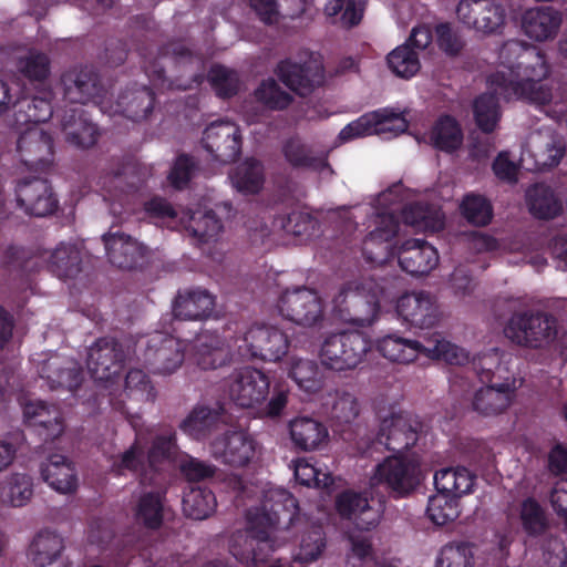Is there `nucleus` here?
Returning a JSON list of instances; mask_svg holds the SVG:
<instances>
[{
    "mask_svg": "<svg viewBox=\"0 0 567 567\" xmlns=\"http://www.w3.org/2000/svg\"><path fill=\"white\" fill-rule=\"evenodd\" d=\"M498 60L501 69L487 79L494 92L482 93L473 102L474 121L485 134L495 131L502 116L497 95L537 105L549 104L553 99L551 89L543 82L549 74V64L537 47L508 40L501 47Z\"/></svg>",
    "mask_w": 567,
    "mask_h": 567,
    "instance_id": "nucleus-1",
    "label": "nucleus"
},
{
    "mask_svg": "<svg viewBox=\"0 0 567 567\" xmlns=\"http://www.w3.org/2000/svg\"><path fill=\"white\" fill-rule=\"evenodd\" d=\"M377 349L384 358L399 363H411L421 354L452 365L465 364L470 359L463 348L445 340L439 333L425 338L424 342L406 339L396 333L386 334L378 340Z\"/></svg>",
    "mask_w": 567,
    "mask_h": 567,
    "instance_id": "nucleus-2",
    "label": "nucleus"
},
{
    "mask_svg": "<svg viewBox=\"0 0 567 567\" xmlns=\"http://www.w3.org/2000/svg\"><path fill=\"white\" fill-rule=\"evenodd\" d=\"M384 298V287L373 278L350 281L334 296L333 313L346 323L370 326L377 319Z\"/></svg>",
    "mask_w": 567,
    "mask_h": 567,
    "instance_id": "nucleus-3",
    "label": "nucleus"
},
{
    "mask_svg": "<svg viewBox=\"0 0 567 567\" xmlns=\"http://www.w3.org/2000/svg\"><path fill=\"white\" fill-rule=\"evenodd\" d=\"M558 329L559 322L555 315L539 309H525L512 313L504 333L517 346L544 349L557 339Z\"/></svg>",
    "mask_w": 567,
    "mask_h": 567,
    "instance_id": "nucleus-4",
    "label": "nucleus"
},
{
    "mask_svg": "<svg viewBox=\"0 0 567 567\" xmlns=\"http://www.w3.org/2000/svg\"><path fill=\"white\" fill-rule=\"evenodd\" d=\"M368 337L358 330L329 334L319 351L321 364L331 371L344 372L355 369L370 350Z\"/></svg>",
    "mask_w": 567,
    "mask_h": 567,
    "instance_id": "nucleus-5",
    "label": "nucleus"
},
{
    "mask_svg": "<svg viewBox=\"0 0 567 567\" xmlns=\"http://www.w3.org/2000/svg\"><path fill=\"white\" fill-rule=\"evenodd\" d=\"M372 481L392 498H404L420 485V467L406 456L391 455L377 465Z\"/></svg>",
    "mask_w": 567,
    "mask_h": 567,
    "instance_id": "nucleus-6",
    "label": "nucleus"
},
{
    "mask_svg": "<svg viewBox=\"0 0 567 567\" xmlns=\"http://www.w3.org/2000/svg\"><path fill=\"white\" fill-rule=\"evenodd\" d=\"M334 508L342 519L350 520L358 529L371 530L379 525L385 502L368 498L365 493L344 489L336 496Z\"/></svg>",
    "mask_w": 567,
    "mask_h": 567,
    "instance_id": "nucleus-7",
    "label": "nucleus"
},
{
    "mask_svg": "<svg viewBox=\"0 0 567 567\" xmlns=\"http://www.w3.org/2000/svg\"><path fill=\"white\" fill-rule=\"evenodd\" d=\"M280 315L302 327H315L323 320V303L316 290L296 287L285 290L277 303Z\"/></svg>",
    "mask_w": 567,
    "mask_h": 567,
    "instance_id": "nucleus-8",
    "label": "nucleus"
},
{
    "mask_svg": "<svg viewBox=\"0 0 567 567\" xmlns=\"http://www.w3.org/2000/svg\"><path fill=\"white\" fill-rule=\"evenodd\" d=\"M275 74L285 86L300 96L311 94L324 82V68L312 53L299 62L291 58L280 60L275 68Z\"/></svg>",
    "mask_w": 567,
    "mask_h": 567,
    "instance_id": "nucleus-9",
    "label": "nucleus"
},
{
    "mask_svg": "<svg viewBox=\"0 0 567 567\" xmlns=\"http://www.w3.org/2000/svg\"><path fill=\"white\" fill-rule=\"evenodd\" d=\"M288 336L274 326H252L244 336L239 346L240 355L247 359H259L276 362L287 354Z\"/></svg>",
    "mask_w": 567,
    "mask_h": 567,
    "instance_id": "nucleus-10",
    "label": "nucleus"
},
{
    "mask_svg": "<svg viewBox=\"0 0 567 567\" xmlns=\"http://www.w3.org/2000/svg\"><path fill=\"white\" fill-rule=\"evenodd\" d=\"M279 546L269 530L250 527L231 536L229 551L244 565H258L268 561Z\"/></svg>",
    "mask_w": 567,
    "mask_h": 567,
    "instance_id": "nucleus-11",
    "label": "nucleus"
},
{
    "mask_svg": "<svg viewBox=\"0 0 567 567\" xmlns=\"http://www.w3.org/2000/svg\"><path fill=\"white\" fill-rule=\"evenodd\" d=\"M456 14L464 25L483 34L501 33L506 20L504 6L493 0H461Z\"/></svg>",
    "mask_w": 567,
    "mask_h": 567,
    "instance_id": "nucleus-12",
    "label": "nucleus"
},
{
    "mask_svg": "<svg viewBox=\"0 0 567 567\" xmlns=\"http://www.w3.org/2000/svg\"><path fill=\"white\" fill-rule=\"evenodd\" d=\"M125 352L114 338L103 337L89 349L86 365L91 377L99 382H111L121 375Z\"/></svg>",
    "mask_w": 567,
    "mask_h": 567,
    "instance_id": "nucleus-13",
    "label": "nucleus"
},
{
    "mask_svg": "<svg viewBox=\"0 0 567 567\" xmlns=\"http://www.w3.org/2000/svg\"><path fill=\"white\" fill-rule=\"evenodd\" d=\"M270 389V381L261 370L244 367L235 370L228 380L230 400L240 408H254L262 403Z\"/></svg>",
    "mask_w": 567,
    "mask_h": 567,
    "instance_id": "nucleus-14",
    "label": "nucleus"
},
{
    "mask_svg": "<svg viewBox=\"0 0 567 567\" xmlns=\"http://www.w3.org/2000/svg\"><path fill=\"white\" fill-rule=\"evenodd\" d=\"M203 147L220 164L237 161L241 154V133L239 127L228 121L209 124L202 137Z\"/></svg>",
    "mask_w": 567,
    "mask_h": 567,
    "instance_id": "nucleus-15",
    "label": "nucleus"
},
{
    "mask_svg": "<svg viewBox=\"0 0 567 567\" xmlns=\"http://www.w3.org/2000/svg\"><path fill=\"white\" fill-rule=\"evenodd\" d=\"M395 311L402 322L419 329L434 327L441 315L435 296L424 290L403 293L396 300Z\"/></svg>",
    "mask_w": 567,
    "mask_h": 567,
    "instance_id": "nucleus-16",
    "label": "nucleus"
},
{
    "mask_svg": "<svg viewBox=\"0 0 567 567\" xmlns=\"http://www.w3.org/2000/svg\"><path fill=\"white\" fill-rule=\"evenodd\" d=\"M145 362L154 374H172L184 361V347L178 338L155 332L147 340Z\"/></svg>",
    "mask_w": 567,
    "mask_h": 567,
    "instance_id": "nucleus-17",
    "label": "nucleus"
},
{
    "mask_svg": "<svg viewBox=\"0 0 567 567\" xmlns=\"http://www.w3.org/2000/svg\"><path fill=\"white\" fill-rule=\"evenodd\" d=\"M18 206L27 215L45 217L54 214L59 200L48 179L32 177L19 181L16 187Z\"/></svg>",
    "mask_w": 567,
    "mask_h": 567,
    "instance_id": "nucleus-18",
    "label": "nucleus"
},
{
    "mask_svg": "<svg viewBox=\"0 0 567 567\" xmlns=\"http://www.w3.org/2000/svg\"><path fill=\"white\" fill-rule=\"evenodd\" d=\"M64 99L73 104L96 103L104 92L97 70L93 66H74L61 75Z\"/></svg>",
    "mask_w": 567,
    "mask_h": 567,
    "instance_id": "nucleus-19",
    "label": "nucleus"
},
{
    "mask_svg": "<svg viewBox=\"0 0 567 567\" xmlns=\"http://www.w3.org/2000/svg\"><path fill=\"white\" fill-rule=\"evenodd\" d=\"M421 424L408 413H391L380 422L377 442L388 451L402 453L412 449L419 440Z\"/></svg>",
    "mask_w": 567,
    "mask_h": 567,
    "instance_id": "nucleus-20",
    "label": "nucleus"
},
{
    "mask_svg": "<svg viewBox=\"0 0 567 567\" xmlns=\"http://www.w3.org/2000/svg\"><path fill=\"white\" fill-rule=\"evenodd\" d=\"M17 151L25 167L45 171L54 159L53 137L38 126L28 127L18 138Z\"/></svg>",
    "mask_w": 567,
    "mask_h": 567,
    "instance_id": "nucleus-21",
    "label": "nucleus"
},
{
    "mask_svg": "<svg viewBox=\"0 0 567 567\" xmlns=\"http://www.w3.org/2000/svg\"><path fill=\"white\" fill-rule=\"evenodd\" d=\"M408 123L403 116L389 109H379L365 113L355 121L347 124L339 133L341 142H349L357 137H362L378 131H400L404 132Z\"/></svg>",
    "mask_w": 567,
    "mask_h": 567,
    "instance_id": "nucleus-22",
    "label": "nucleus"
},
{
    "mask_svg": "<svg viewBox=\"0 0 567 567\" xmlns=\"http://www.w3.org/2000/svg\"><path fill=\"white\" fill-rule=\"evenodd\" d=\"M24 423L44 442H52L64 432L62 412L43 401H30L23 405Z\"/></svg>",
    "mask_w": 567,
    "mask_h": 567,
    "instance_id": "nucleus-23",
    "label": "nucleus"
},
{
    "mask_svg": "<svg viewBox=\"0 0 567 567\" xmlns=\"http://www.w3.org/2000/svg\"><path fill=\"white\" fill-rule=\"evenodd\" d=\"M216 460L233 467H244L250 463L256 453L255 440L244 431H233L217 439L212 444Z\"/></svg>",
    "mask_w": 567,
    "mask_h": 567,
    "instance_id": "nucleus-24",
    "label": "nucleus"
},
{
    "mask_svg": "<svg viewBox=\"0 0 567 567\" xmlns=\"http://www.w3.org/2000/svg\"><path fill=\"white\" fill-rule=\"evenodd\" d=\"M109 261L120 269H134L145 256L146 247L130 235L110 229L102 236Z\"/></svg>",
    "mask_w": 567,
    "mask_h": 567,
    "instance_id": "nucleus-25",
    "label": "nucleus"
},
{
    "mask_svg": "<svg viewBox=\"0 0 567 567\" xmlns=\"http://www.w3.org/2000/svg\"><path fill=\"white\" fill-rule=\"evenodd\" d=\"M398 258L402 270L413 277L429 275L440 260L436 248L417 238L405 240L400 247Z\"/></svg>",
    "mask_w": 567,
    "mask_h": 567,
    "instance_id": "nucleus-26",
    "label": "nucleus"
},
{
    "mask_svg": "<svg viewBox=\"0 0 567 567\" xmlns=\"http://www.w3.org/2000/svg\"><path fill=\"white\" fill-rule=\"evenodd\" d=\"M65 141L79 148L93 147L100 137L99 126L82 106L68 109L61 121Z\"/></svg>",
    "mask_w": 567,
    "mask_h": 567,
    "instance_id": "nucleus-27",
    "label": "nucleus"
},
{
    "mask_svg": "<svg viewBox=\"0 0 567 567\" xmlns=\"http://www.w3.org/2000/svg\"><path fill=\"white\" fill-rule=\"evenodd\" d=\"M40 377L47 380L51 390L75 392L83 381V370L71 359L53 355L42 363Z\"/></svg>",
    "mask_w": 567,
    "mask_h": 567,
    "instance_id": "nucleus-28",
    "label": "nucleus"
},
{
    "mask_svg": "<svg viewBox=\"0 0 567 567\" xmlns=\"http://www.w3.org/2000/svg\"><path fill=\"white\" fill-rule=\"evenodd\" d=\"M215 309V297L202 288L178 291L173 303V315L181 320H204Z\"/></svg>",
    "mask_w": 567,
    "mask_h": 567,
    "instance_id": "nucleus-29",
    "label": "nucleus"
},
{
    "mask_svg": "<svg viewBox=\"0 0 567 567\" xmlns=\"http://www.w3.org/2000/svg\"><path fill=\"white\" fill-rule=\"evenodd\" d=\"M111 473L125 476L127 473L136 476L142 485H157L159 480L147 466V456L137 440L122 454L113 457Z\"/></svg>",
    "mask_w": 567,
    "mask_h": 567,
    "instance_id": "nucleus-30",
    "label": "nucleus"
},
{
    "mask_svg": "<svg viewBox=\"0 0 567 567\" xmlns=\"http://www.w3.org/2000/svg\"><path fill=\"white\" fill-rule=\"evenodd\" d=\"M155 105V93L147 85L126 87L117 97L116 113L124 117L140 122L152 113Z\"/></svg>",
    "mask_w": 567,
    "mask_h": 567,
    "instance_id": "nucleus-31",
    "label": "nucleus"
},
{
    "mask_svg": "<svg viewBox=\"0 0 567 567\" xmlns=\"http://www.w3.org/2000/svg\"><path fill=\"white\" fill-rule=\"evenodd\" d=\"M45 483L61 494L73 493L78 487L74 464L64 455L52 454L40 467Z\"/></svg>",
    "mask_w": 567,
    "mask_h": 567,
    "instance_id": "nucleus-32",
    "label": "nucleus"
},
{
    "mask_svg": "<svg viewBox=\"0 0 567 567\" xmlns=\"http://www.w3.org/2000/svg\"><path fill=\"white\" fill-rule=\"evenodd\" d=\"M264 508L270 526L276 529L288 528L299 513L297 498L285 488L269 491L265 495Z\"/></svg>",
    "mask_w": 567,
    "mask_h": 567,
    "instance_id": "nucleus-33",
    "label": "nucleus"
},
{
    "mask_svg": "<svg viewBox=\"0 0 567 567\" xmlns=\"http://www.w3.org/2000/svg\"><path fill=\"white\" fill-rule=\"evenodd\" d=\"M225 413L221 406L210 409L205 405L195 406L182 421L179 429L196 441H204L225 423Z\"/></svg>",
    "mask_w": 567,
    "mask_h": 567,
    "instance_id": "nucleus-34",
    "label": "nucleus"
},
{
    "mask_svg": "<svg viewBox=\"0 0 567 567\" xmlns=\"http://www.w3.org/2000/svg\"><path fill=\"white\" fill-rule=\"evenodd\" d=\"M289 433L293 446L305 452L319 449L329 437L324 424L308 416L296 417L290 421Z\"/></svg>",
    "mask_w": 567,
    "mask_h": 567,
    "instance_id": "nucleus-35",
    "label": "nucleus"
},
{
    "mask_svg": "<svg viewBox=\"0 0 567 567\" xmlns=\"http://www.w3.org/2000/svg\"><path fill=\"white\" fill-rule=\"evenodd\" d=\"M560 24V13L550 7L528 10L523 17V29L526 35L536 41L554 38Z\"/></svg>",
    "mask_w": 567,
    "mask_h": 567,
    "instance_id": "nucleus-36",
    "label": "nucleus"
},
{
    "mask_svg": "<svg viewBox=\"0 0 567 567\" xmlns=\"http://www.w3.org/2000/svg\"><path fill=\"white\" fill-rule=\"evenodd\" d=\"M509 383L486 384L477 390L473 398V409L482 415L491 416L503 413L511 404Z\"/></svg>",
    "mask_w": 567,
    "mask_h": 567,
    "instance_id": "nucleus-37",
    "label": "nucleus"
},
{
    "mask_svg": "<svg viewBox=\"0 0 567 567\" xmlns=\"http://www.w3.org/2000/svg\"><path fill=\"white\" fill-rule=\"evenodd\" d=\"M64 549L63 538L53 529L39 530L29 545V557L38 567L55 561Z\"/></svg>",
    "mask_w": 567,
    "mask_h": 567,
    "instance_id": "nucleus-38",
    "label": "nucleus"
},
{
    "mask_svg": "<svg viewBox=\"0 0 567 567\" xmlns=\"http://www.w3.org/2000/svg\"><path fill=\"white\" fill-rule=\"evenodd\" d=\"M530 214L537 219H553L563 212V204L555 192L545 184H535L526 192Z\"/></svg>",
    "mask_w": 567,
    "mask_h": 567,
    "instance_id": "nucleus-39",
    "label": "nucleus"
},
{
    "mask_svg": "<svg viewBox=\"0 0 567 567\" xmlns=\"http://www.w3.org/2000/svg\"><path fill=\"white\" fill-rule=\"evenodd\" d=\"M81 251L75 245L61 243L50 254L48 269L60 279H72L81 272Z\"/></svg>",
    "mask_w": 567,
    "mask_h": 567,
    "instance_id": "nucleus-40",
    "label": "nucleus"
},
{
    "mask_svg": "<svg viewBox=\"0 0 567 567\" xmlns=\"http://www.w3.org/2000/svg\"><path fill=\"white\" fill-rule=\"evenodd\" d=\"M535 169L547 171L557 166L566 153L565 143L555 136H538L529 143L528 150Z\"/></svg>",
    "mask_w": 567,
    "mask_h": 567,
    "instance_id": "nucleus-41",
    "label": "nucleus"
},
{
    "mask_svg": "<svg viewBox=\"0 0 567 567\" xmlns=\"http://www.w3.org/2000/svg\"><path fill=\"white\" fill-rule=\"evenodd\" d=\"M195 349L197 365L203 370H215L229 362V350L217 336H198Z\"/></svg>",
    "mask_w": 567,
    "mask_h": 567,
    "instance_id": "nucleus-42",
    "label": "nucleus"
},
{
    "mask_svg": "<svg viewBox=\"0 0 567 567\" xmlns=\"http://www.w3.org/2000/svg\"><path fill=\"white\" fill-rule=\"evenodd\" d=\"M430 138L436 150L451 154L462 146L463 131L455 117L444 114L436 120Z\"/></svg>",
    "mask_w": 567,
    "mask_h": 567,
    "instance_id": "nucleus-43",
    "label": "nucleus"
},
{
    "mask_svg": "<svg viewBox=\"0 0 567 567\" xmlns=\"http://www.w3.org/2000/svg\"><path fill=\"white\" fill-rule=\"evenodd\" d=\"M282 153L286 161L296 168L305 167L321 172L329 167L327 156L313 155L311 147L299 137L287 140L282 146Z\"/></svg>",
    "mask_w": 567,
    "mask_h": 567,
    "instance_id": "nucleus-44",
    "label": "nucleus"
},
{
    "mask_svg": "<svg viewBox=\"0 0 567 567\" xmlns=\"http://www.w3.org/2000/svg\"><path fill=\"white\" fill-rule=\"evenodd\" d=\"M164 494L159 492L143 493L135 507V519L147 529H159L164 520Z\"/></svg>",
    "mask_w": 567,
    "mask_h": 567,
    "instance_id": "nucleus-45",
    "label": "nucleus"
},
{
    "mask_svg": "<svg viewBox=\"0 0 567 567\" xmlns=\"http://www.w3.org/2000/svg\"><path fill=\"white\" fill-rule=\"evenodd\" d=\"M288 374L307 393H317L324 385L322 372L315 360L292 359Z\"/></svg>",
    "mask_w": 567,
    "mask_h": 567,
    "instance_id": "nucleus-46",
    "label": "nucleus"
},
{
    "mask_svg": "<svg viewBox=\"0 0 567 567\" xmlns=\"http://www.w3.org/2000/svg\"><path fill=\"white\" fill-rule=\"evenodd\" d=\"M53 115L51 101L42 96L22 97L14 103V117L20 124H39Z\"/></svg>",
    "mask_w": 567,
    "mask_h": 567,
    "instance_id": "nucleus-47",
    "label": "nucleus"
},
{
    "mask_svg": "<svg viewBox=\"0 0 567 567\" xmlns=\"http://www.w3.org/2000/svg\"><path fill=\"white\" fill-rule=\"evenodd\" d=\"M234 186L244 194H257L264 186V165L256 158H246L231 175Z\"/></svg>",
    "mask_w": 567,
    "mask_h": 567,
    "instance_id": "nucleus-48",
    "label": "nucleus"
},
{
    "mask_svg": "<svg viewBox=\"0 0 567 567\" xmlns=\"http://www.w3.org/2000/svg\"><path fill=\"white\" fill-rule=\"evenodd\" d=\"M216 506V496L207 487H193L183 497V512L192 519L207 518L215 512Z\"/></svg>",
    "mask_w": 567,
    "mask_h": 567,
    "instance_id": "nucleus-49",
    "label": "nucleus"
},
{
    "mask_svg": "<svg viewBox=\"0 0 567 567\" xmlns=\"http://www.w3.org/2000/svg\"><path fill=\"white\" fill-rule=\"evenodd\" d=\"M172 55L176 62L190 61L193 59V52L183 44L173 43L164 45L158 49V54L153 60H144L143 68L145 74L154 83H165V68L162 63V59Z\"/></svg>",
    "mask_w": 567,
    "mask_h": 567,
    "instance_id": "nucleus-50",
    "label": "nucleus"
},
{
    "mask_svg": "<svg viewBox=\"0 0 567 567\" xmlns=\"http://www.w3.org/2000/svg\"><path fill=\"white\" fill-rule=\"evenodd\" d=\"M404 224L422 230L439 231L444 227V219L427 204L415 202L402 209Z\"/></svg>",
    "mask_w": 567,
    "mask_h": 567,
    "instance_id": "nucleus-51",
    "label": "nucleus"
},
{
    "mask_svg": "<svg viewBox=\"0 0 567 567\" xmlns=\"http://www.w3.org/2000/svg\"><path fill=\"white\" fill-rule=\"evenodd\" d=\"M426 514L437 526L452 523L461 514L460 499L450 494L436 493L429 498Z\"/></svg>",
    "mask_w": 567,
    "mask_h": 567,
    "instance_id": "nucleus-52",
    "label": "nucleus"
},
{
    "mask_svg": "<svg viewBox=\"0 0 567 567\" xmlns=\"http://www.w3.org/2000/svg\"><path fill=\"white\" fill-rule=\"evenodd\" d=\"M473 548L470 542H450L441 548L435 567H474Z\"/></svg>",
    "mask_w": 567,
    "mask_h": 567,
    "instance_id": "nucleus-53",
    "label": "nucleus"
},
{
    "mask_svg": "<svg viewBox=\"0 0 567 567\" xmlns=\"http://www.w3.org/2000/svg\"><path fill=\"white\" fill-rule=\"evenodd\" d=\"M389 69L399 78L411 79L421 69L419 52L409 44H402L386 56Z\"/></svg>",
    "mask_w": 567,
    "mask_h": 567,
    "instance_id": "nucleus-54",
    "label": "nucleus"
},
{
    "mask_svg": "<svg viewBox=\"0 0 567 567\" xmlns=\"http://www.w3.org/2000/svg\"><path fill=\"white\" fill-rule=\"evenodd\" d=\"M176 434L173 429H167L154 437L146 456L147 466L154 471L158 480H161L162 475L159 464L163 461L172 458L176 453Z\"/></svg>",
    "mask_w": 567,
    "mask_h": 567,
    "instance_id": "nucleus-55",
    "label": "nucleus"
},
{
    "mask_svg": "<svg viewBox=\"0 0 567 567\" xmlns=\"http://www.w3.org/2000/svg\"><path fill=\"white\" fill-rule=\"evenodd\" d=\"M254 95L257 102L272 111L286 110L293 102L292 95L282 90L272 78L262 80Z\"/></svg>",
    "mask_w": 567,
    "mask_h": 567,
    "instance_id": "nucleus-56",
    "label": "nucleus"
},
{
    "mask_svg": "<svg viewBox=\"0 0 567 567\" xmlns=\"http://www.w3.org/2000/svg\"><path fill=\"white\" fill-rule=\"evenodd\" d=\"M359 4V0H330L324 6V13L332 23L352 28L360 23L363 16Z\"/></svg>",
    "mask_w": 567,
    "mask_h": 567,
    "instance_id": "nucleus-57",
    "label": "nucleus"
},
{
    "mask_svg": "<svg viewBox=\"0 0 567 567\" xmlns=\"http://www.w3.org/2000/svg\"><path fill=\"white\" fill-rule=\"evenodd\" d=\"M519 517L524 532L530 537L544 535L549 527L544 508L533 497L523 501Z\"/></svg>",
    "mask_w": 567,
    "mask_h": 567,
    "instance_id": "nucleus-58",
    "label": "nucleus"
},
{
    "mask_svg": "<svg viewBox=\"0 0 567 567\" xmlns=\"http://www.w3.org/2000/svg\"><path fill=\"white\" fill-rule=\"evenodd\" d=\"M208 81L216 95L220 99L235 96L240 87L237 72L221 64H215L210 68Z\"/></svg>",
    "mask_w": 567,
    "mask_h": 567,
    "instance_id": "nucleus-59",
    "label": "nucleus"
},
{
    "mask_svg": "<svg viewBox=\"0 0 567 567\" xmlns=\"http://www.w3.org/2000/svg\"><path fill=\"white\" fill-rule=\"evenodd\" d=\"M276 223L286 234L306 239L312 237L318 227V220L310 213L299 210L279 216Z\"/></svg>",
    "mask_w": 567,
    "mask_h": 567,
    "instance_id": "nucleus-60",
    "label": "nucleus"
},
{
    "mask_svg": "<svg viewBox=\"0 0 567 567\" xmlns=\"http://www.w3.org/2000/svg\"><path fill=\"white\" fill-rule=\"evenodd\" d=\"M460 209L464 218L472 225L486 226L493 217V207L484 196L467 194L464 196Z\"/></svg>",
    "mask_w": 567,
    "mask_h": 567,
    "instance_id": "nucleus-61",
    "label": "nucleus"
},
{
    "mask_svg": "<svg viewBox=\"0 0 567 567\" xmlns=\"http://www.w3.org/2000/svg\"><path fill=\"white\" fill-rule=\"evenodd\" d=\"M18 71L30 82H44L51 72V61L45 53L30 51L17 63Z\"/></svg>",
    "mask_w": 567,
    "mask_h": 567,
    "instance_id": "nucleus-62",
    "label": "nucleus"
},
{
    "mask_svg": "<svg viewBox=\"0 0 567 567\" xmlns=\"http://www.w3.org/2000/svg\"><path fill=\"white\" fill-rule=\"evenodd\" d=\"M188 229L200 243H208L220 234L223 223L214 210H207L199 216L194 214L189 219Z\"/></svg>",
    "mask_w": 567,
    "mask_h": 567,
    "instance_id": "nucleus-63",
    "label": "nucleus"
},
{
    "mask_svg": "<svg viewBox=\"0 0 567 567\" xmlns=\"http://www.w3.org/2000/svg\"><path fill=\"white\" fill-rule=\"evenodd\" d=\"M124 394L128 398L135 395L137 400L153 402L156 391L148 375L141 369H131L125 377Z\"/></svg>",
    "mask_w": 567,
    "mask_h": 567,
    "instance_id": "nucleus-64",
    "label": "nucleus"
}]
</instances>
